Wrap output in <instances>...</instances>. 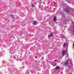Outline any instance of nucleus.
<instances>
[{"mask_svg":"<svg viewBox=\"0 0 74 74\" xmlns=\"http://www.w3.org/2000/svg\"><path fill=\"white\" fill-rule=\"evenodd\" d=\"M10 16H13V15H10Z\"/></svg>","mask_w":74,"mask_h":74,"instance_id":"10","label":"nucleus"},{"mask_svg":"<svg viewBox=\"0 0 74 74\" xmlns=\"http://www.w3.org/2000/svg\"><path fill=\"white\" fill-rule=\"evenodd\" d=\"M67 51L66 50H64L62 51V56H63L66 53H67Z\"/></svg>","mask_w":74,"mask_h":74,"instance_id":"1","label":"nucleus"},{"mask_svg":"<svg viewBox=\"0 0 74 74\" xmlns=\"http://www.w3.org/2000/svg\"><path fill=\"white\" fill-rule=\"evenodd\" d=\"M34 5H32V7H34Z\"/></svg>","mask_w":74,"mask_h":74,"instance_id":"9","label":"nucleus"},{"mask_svg":"<svg viewBox=\"0 0 74 74\" xmlns=\"http://www.w3.org/2000/svg\"><path fill=\"white\" fill-rule=\"evenodd\" d=\"M67 43H64V47H66V46H67Z\"/></svg>","mask_w":74,"mask_h":74,"instance_id":"7","label":"nucleus"},{"mask_svg":"<svg viewBox=\"0 0 74 74\" xmlns=\"http://www.w3.org/2000/svg\"><path fill=\"white\" fill-rule=\"evenodd\" d=\"M68 61H66L64 63V64H65V66H67V64H68Z\"/></svg>","mask_w":74,"mask_h":74,"instance_id":"3","label":"nucleus"},{"mask_svg":"<svg viewBox=\"0 0 74 74\" xmlns=\"http://www.w3.org/2000/svg\"><path fill=\"white\" fill-rule=\"evenodd\" d=\"M53 34H51L50 35H49L48 36L49 38L50 37H51L52 36H53Z\"/></svg>","mask_w":74,"mask_h":74,"instance_id":"4","label":"nucleus"},{"mask_svg":"<svg viewBox=\"0 0 74 74\" xmlns=\"http://www.w3.org/2000/svg\"><path fill=\"white\" fill-rule=\"evenodd\" d=\"M65 11H66L67 12V13H69V10L67 9H65Z\"/></svg>","mask_w":74,"mask_h":74,"instance_id":"5","label":"nucleus"},{"mask_svg":"<svg viewBox=\"0 0 74 74\" xmlns=\"http://www.w3.org/2000/svg\"><path fill=\"white\" fill-rule=\"evenodd\" d=\"M56 17H54L53 21H56Z\"/></svg>","mask_w":74,"mask_h":74,"instance_id":"6","label":"nucleus"},{"mask_svg":"<svg viewBox=\"0 0 74 74\" xmlns=\"http://www.w3.org/2000/svg\"><path fill=\"white\" fill-rule=\"evenodd\" d=\"M60 69V67L59 66H57V67H56V69Z\"/></svg>","mask_w":74,"mask_h":74,"instance_id":"8","label":"nucleus"},{"mask_svg":"<svg viewBox=\"0 0 74 74\" xmlns=\"http://www.w3.org/2000/svg\"><path fill=\"white\" fill-rule=\"evenodd\" d=\"M57 60H56L55 61V62H57Z\"/></svg>","mask_w":74,"mask_h":74,"instance_id":"11","label":"nucleus"},{"mask_svg":"<svg viewBox=\"0 0 74 74\" xmlns=\"http://www.w3.org/2000/svg\"><path fill=\"white\" fill-rule=\"evenodd\" d=\"M38 22L37 21H34L33 23V24L34 25H36V24H37Z\"/></svg>","mask_w":74,"mask_h":74,"instance_id":"2","label":"nucleus"}]
</instances>
